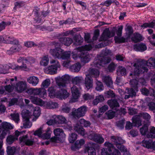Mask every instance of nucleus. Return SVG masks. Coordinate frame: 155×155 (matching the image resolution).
<instances>
[{
	"label": "nucleus",
	"mask_w": 155,
	"mask_h": 155,
	"mask_svg": "<svg viewBox=\"0 0 155 155\" xmlns=\"http://www.w3.org/2000/svg\"><path fill=\"white\" fill-rule=\"evenodd\" d=\"M39 80L38 78L34 76H31L27 79L28 82L32 85L36 86L38 83Z\"/></svg>",
	"instance_id": "obj_25"
},
{
	"label": "nucleus",
	"mask_w": 155,
	"mask_h": 155,
	"mask_svg": "<svg viewBox=\"0 0 155 155\" xmlns=\"http://www.w3.org/2000/svg\"><path fill=\"white\" fill-rule=\"evenodd\" d=\"M71 80V77L68 74H65L61 77L58 78L56 80L57 85L51 86L48 90L49 96L51 98L55 97L60 99H65L68 97L69 94L64 88L66 86Z\"/></svg>",
	"instance_id": "obj_1"
},
{
	"label": "nucleus",
	"mask_w": 155,
	"mask_h": 155,
	"mask_svg": "<svg viewBox=\"0 0 155 155\" xmlns=\"http://www.w3.org/2000/svg\"><path fill=\"white\" fill-rule=\"evenodd\" d=\"M134 67L133 74L135 76H139L145 72H147L148 69L147 66L151 68H155V58H149L147 61L144 60L138 61L134 64Z\"/></svg>",
	"instance_id": "obj_2"
},
{
	"label": "nucleus",
	"mask_w": 155,
	"mask_h": 155,
	"mask_svg": "<svg viewBox=\"0 0 155 155\" xmlns=\"http://www.w3.org/2000/svg\"><path fill=\"white\" fill-rule=\"evenodd\" d=\"M105 114L108 119H112L114 116L115 112L112 110H109L106 112Z\"/></svg>",
	"instance_id": "obj_57"
},
{
	"label": "nucleus",
	"mask_w": 155,
	"mask_h": 155,
	"mask_svg": "<svg viewBox=\"0 0 155 155\" xmlns=\"http://www.w3.org/2000/svg\"><path fill=\"white\" fill-rule=\"evenodd\" d=\"M102 79L107 87H112L113 85V81L110 77L109 76H103Z\"/></svg>",
	"instance_id": "obj_19"
},
{
	"label": "nucleus",
	"mask_w": 155,
	"mask_h": 155,
	"mask_svg": "<svg viewBox=\"0 0 155 155\" xmlns=\"http://www.w3.org/2000/svg\"><path fill=\"white\" fill-rule=\"evenodd\" d=\"M104 94L105 96L108 98H113L115 96V93L111 90L105 92Z\"/></svg>",
	"instance_id": "obj_52"
},
{
	"label": "nucleus",
	"mask_w": 155,
	"mask_h": 155,
	"mask_svg": "<svg viewBox=\"0 0 155 155\" xmlns=\"http://www.w3.org/2000/svg\"><path fill=\"white\" fill-rule=\"evenodd\" d=\"M126 93L129 95H131L132 97L135 96L136 95V93L134 90L132 88H127L126 89Z\"/></svg>",
	"instance_id": "obj_59"
},
{
	"label": "nucleus",
	"mask_w": 155,
	"mask_h": 155,
	"mask_svg": "<svg viewBox=\"0 0 155 155\" xmlns=\"http://www.w3.org/2000/svg\"><path fill=\"white\" fill-rule=\"evenodd\" d=\"M77 135L74 133H72L69 136V140L71 143H73L77 138Z\"/></svg>",
	"instance_id": "obj_61"
},
{
	"label": "nucleus",
	"mask_w": 155,
	"mask_h": 155,
	"mask_svg": "<svg viewBox=\"0 0 155 155\" xmlns=\"http://www.w3.org/2000/svg\"><path fill=\"white\" fill-rule=\"evenodd\" d=\"M25 62H22V64L21 65L15 66V67L12 68L13 69H15L16 70H20L22 71H27L29 70V68L28 67V65H27L25 63Z\"/></svg>",
	"instance_id": "obj_29"
},
{
	"label": "nucleus",
	"mask_w": 155,
	"mask_h": 155,
	"mask_svg": "<svg viewBox=\"0 0 155 155\" xmlns=\"http://www.w3.org/2000/svg\"><path fill=\"white\" fill-rule=\"evenodd\" d=\"M87 150L88 155H96V150L93 147H88Z\"/></svg>",
	"instance_id": "obj_60"
},
{
	"label": "nucleus",
	"mask_w": 155,
	"mask_h": 155,
	"mask_svg": "<svg viewBox=\"0 0 155 155\" xmlns=\"http://www.w3.org/2000/svg\"><path fill=\"white\" fill-rule=\"evenodd\" d=\"M92 48V46L90 45H85L84 46L78 47V50L81 51H89Z\"/></svg>",
	"instance_id": "obj_55"
},
{
	"label": "nucleus",
	"mask_w": 155,
	"mask_h": 155,
	"mask_svg": "<svg viewBox=\"0 0 155 155\" xmlns=\"http://www.w3.org/2000/svg\"><path fill=\"white\" fill-rule=\"evenodd\" d=\"M29 98L31 102L34 104L38 105H41L43 104V101L37 97L30 96Z\"/></svg>",
	"instance_id": "obj_22"
},
{
	"label": "nucleus",
	"mask_w": 155,
	"mask_h": 155,
	"mask_svg": "<svg viewBox=\"0 0 155 155\" xmlns=\"http://www.w3.org/2000/svg\"><path fill=\"white\" fill-rule=\"evenodd\" d=\"M141 117L139 114L134 116L131 120L134 126H140L142 125V120Z\"/></svg>",
	"instance_id": "obj_15"
},
{
	"label": "nucleus",
	"mask_w": 155,
	"mask_h": 155,
	"mask_svg": "<svg viewBox=\"0 0 155 155\" xmlns=\"http://www.w3.org/2000/svg\"><path fill=\"white\" fill-rule=\"evenodd\" d=\"M116 66L117 64L112 62L108 65L107 68V71L109 72H113L115 70Z\"/></svg>",
	"instance_id": "obj_40"
},
{
	"label": "nucleus",
	"mask_w": 155,
	"mask_h": 155,
	"mask_svg": "<svg viewBox=\"0 0 155 155\" xmlns=\"http://www.w3.org/2000/svg\"><path fill=\"white\" fill-rule=\"evenodd\" d=\"M119 102L117 101L116 100L111 99L107 101L108 105L112 109L115 110L117 108L119 107L120 104Z\"/></svg>",
	"instance_id": "obj_18"
},
{
	"label": "nucleus",
	"mask_w": 155,
	"mask_h": 155,
	"mask_svg": "<svg viewBox=\"0 0 155 155\" xmlns=\"http://www.w3.org/2000/svg\"><path fill=\"white\" fill-rule=\"evenodd\" d=\"M117 72L118 76H124L126 74V70L124 68L121 66H119L117 69Z\"/></svg>",
	"instance_id": "obj_35"
},
{
	"label": "nucleus",
	"mask_w": 155,
	"mask_h": 155,
	"mask_svg": "<svg viewBox=\"0 0 155 155\" xmlns=\"http://www.w3.org/2000/svg\"><path fill=\"white\" fill-rule=\"evenodd\" d=\"M146 136L148 138H155V127H150L148 133Z\"/></svg>",
	"instance_id": "obj_27"
},
{
	"label": "nucleus",
	"mask_w": 155,
	"mask_h": 155,
	"mask_svg": "<svg viewBox=\"0 0 155 155\" xmlns=\"http://www.w3.org/2000/svg\"><path fill=\"white\" fill-rule=\"evenodd\" d=\"M151 142L149 140H143L141 143V145L145 147L148 149H151Z\"/></svg>",
	"instance_id": "obj_47"
},
{
	"label": "nucleus",
	"mask_w": 155,
	"mask_h": 155,
	"mask_svg": "<svg viewBox=\"0 0 155 155\" xmlns=\"http://www.w3.org/2000/svg\"><path fill=\"white\" fill-rule=\"evenodd\" d=\"M54 133L56 136L60 137L63 139L65 137V134L63 130L61 129L60 128L55 129L54 130Z\"/></svg>",
	"instance_id": "obj_21"
},
{
	"label": "nucleus",
	"mask_w": 155,
	"mask_h": 155,
	"mask_svg": "<svg viewBox=\"0 0 155 155\" xmlns=\"http://www.w3.org/2000/svg\"><path fill=\"white\" fill-rule=\"evenodd\" d=\"M63 49L60 48H56L54 49H51L49 52L53 57L54 58L60 59L61 54L62 53Z\"/></svg>",
	"instance_id": "obj_9"
},
{
	"label": "nucleus",
	"mask_w": 155,
	"mask_h": 155,
	"mask_svg": "<svg viewBox=\"0 0 155 155\" xmlns=\"http://www.w3.org/2000/svg\"><path fill=\"white\" fill-rule=\"evenodd\" d=\"M62 53L61 54L60 59H61L63 60L69 59L71 54V52L70 51H64L63 50Z\"/></svg>",
	"instance_id": "obj_34"
},
{
	"label": "nucleus",
	"mask_w": 155,
	"mask_h": 155,
	"mask_svg": "<svg viewBox=\"0 0 155 155\" xmlns=\"http://www.w3.org/2000/svg\"><path fill=\"white\" fill-rule=\"evenodd\" d=\"M149 130L148 126L145 124L140 129V131L142 135H147L148 133Z\"/></svg>",
	"instance_id": "obj_37"
},
{
	"label": "nucleus",
	"mask_w": 155,
	"mask_h": 155,
	"mask_svg": "<svg viewBox=\"0 0 155 155\" xmlns=\"http://www.w3.org/2000/svg\"><path fill=\"white\" fill-rule=\"evenodd\" d=\"M104 98L103 95H100L96 97L93 101L92 104L94 105H96L99 102H101L104 100Z\"/></svg>",
	"instance_id": "obj_31"
},
{
	"label": "nucleus",
	"mask_w": 155,
	"mask_h": 155,
	"mask_svg": "<svg viewBox=\"0 0 155 155\" xmlns=\"http://www.w3.org/2000/svg\"><path fill=\"white\" fill-rule=\"evenodd\" d=\"M127 30L128 31V33H126L125 38L123 37H118L117 36L114 37V40L116 42L120 43L128 41V39L130 38L131 35L133 33V31L132 28L130 26H127Z\"/></svg>",
	"instance_id": "obj_7"
},
{
	"label": "nucleus",
	"mask_w": 155,
	"mask_h": 155,
	"mask_svg": "<svg viewBox=\"0 0 155 155\" xmlns=\"http://www.w3.org/2000/svg\"><path fill=\"white\" fill-rule=\"evenodd\" d=\"M80 124L82 126L85 127H89L91 125L90 122L88 120H86L84 119H81L79 120Z\"/></svg>",
	"instance_id": "obj_44"
},
{
	"label": "nucleus",
	"mask_w": 155,
	"mask_h": 155,
	"mask_svg": "<svg viewBox=\"0 0 155 155\" xmlns=\"http://www.w3.org/2000/svg\"><path fill=\"white\" fill-rule=\"evenodd\" d=\"M111 61L110 57L101 56L96 60L93 62L95 67L99 68L100 66L104 67L105 65L109 63Z\"/></svg>",
	"instance_id": "obj_5"
},
{
	"label": "nucleus",
	"mask_w": 155,
	"mask_h": 155,
	"mask_svg": "<svg viewBox=\"0 0 155 155\" xmlns=\"http://www.w3.org/2000/svg\"><path fill=\"white\" fill-rule=\"evenodd\" d=\"M38 95L40 97L44 99L47 96L46 90L43 88H40Z\"/></svg>",
	"instance_id": "obj_46"
},
{
	"label": "nucleus",
	"mask_w": 155,
	"mask_h": 155,
	"mask_svg": "<svg viewBox=\"0 0 155 155\" xmlns=\"http://www.w3.org/2000/svg\"><path fill=\"white\" fill-rule=\"evenodd\" d=\"M50 81L49 79H46L44 80L41 84V86L47 88L50 85Z\"/></svg>",
	"instance_id": "obj_63"
},
{
	"label": "nucleus",
	"mask_w": 155,
	"mask_h": 155,
	"mask_svg": "<svg viewBox=\"0 0 155 155\" xmlns=\"http://www.w3.org/2000/svg\"><path fill=\"white\" fill-rule=\"evenodd\" d=\"M41 110L38 107H35L34 109L33 115L36 117L38 118L40 114Z\"/></svg>",
	"instance_id": "obj_53"
},
{
	"label": "nucleus",
	"mask_w": 155,
	"mask_h": 155,
	"mask_svg": "<svg viewBox=\"0 0 155 155\" xmlns=\"http://www.w3.org/2000/svg\"><path fill=\"white\" fill-rule=\"evenodd\" d=\"M96 89L99 91H101L104 89V85L101 82L97 81L96 83Z\"/></svg>",
	"instance_id": "obj_49"
},
{
	"label": "nucleus",
	"mask_w": 155,
	"mask_h": 155,
	"mask_svg": "<svg viewBox=\"0 0 155 155\" xmlns=\"http://www.w3.org/2000/svg\"><path fill=\"white\" fill-rule=\"evenodd\" d=\"M16 151V148L14 147L8 146L7 147V153L8 155H13Z\"/></svg>",
	"instance_id": "obj_39"
},
{
	"label": "nucleus",
	"mask_w": 155,
	"mask_h": 155,
	"mask_svg": "<svg viewBox=\"0 0 155 155\" xmlns=\"http://www.w3.org/2000/svg\"><path fill=\"white\" fill-rule=\"evenodd\" d=\"M58 107V104L55 102L50 101L47 103L46 104V107L49 109L56 108Z\"/></svg>",
	"instance_id": "obj_38"
},
{
	"label": "nucleus",
	"mask_w": 155,
	"mask_h": 155,
	"mask_svg": "<svg viewBox=\"0 0 155 155\" xmlns=\"http://www.w3.org/2000/svg\"><path fill=\"white\" fill-rule=\"evenodd\" d=\"M80 58L82 63L86 64L88 62L91 58V56L88 52L86 51H81Z\"/></svg>",
	"instance_id": "obj_11"
},
{
	"label": "nucleus",
	"mask_w": 155,
	"mask_h": 155,
	"mask_svg": "<svg viewBox=\"0 0 155 155\" xmlns=\"http://www.w3.org/2000/svg\"><path fill=\"white\" fill-rule=\"evenodd\" d=\"M25 62L28 65H31L32 64L34 63L35 62V59L31 57H28L25 58Z\"/></svg>",
	"instance_id": "obj_42"
},
{
	"label": "nucleus",
	"mask_w": 155,
	"mask_h": 155,
	"mask_svg": "<svg viewBox=\"0 0 155 155\" xmlns=\"http://www.w3.org/2000/svg\"><path fill=\"white\" fill-rule=\"evenodd\" d=\"M27 87L26 82L23 81H19L16 85L15 90L19 93H21L25 91Z\"/></svg>",
	"instance_id": "obj_10"
},
{
	"label": "nucleus",
	"mask_w": 155,
	"mask_h": 155,
	"mask_svg": "<svg viewBox=\"0 0 155 155\" xmlns=\"http://www.w3.org/2000/svg\"><path fill=\"white\" fill-rule=\"evenodd\" d=\"M56 117V119L58 120V123H60L61 124L65 123L66 122V120L65 117L59 115L56 116H54V117Z\"/></svg>",
	"instance_id": "obj_43"
},
{
	"label": "nucleus",
	"mask_w": 155,
	"mask_h": 155,
	"mask_svg": "<svg viewBox=\"0 0 155 155\" xmlns=\"http://www.w3.org/2000/svg\"><path fill=\"white\" fill-rule=\"evenodd\" d=\"M102 54L104 55L103 56H105L112 55V53L111 51L107 49H105V50H102Z\"/></svg>",
	"instance_id": "obj_64"
},
{
	"label": "nucleus",
	"mask_w": 155,
	"mask_h": 155,
	"mask_svg": "<svg viewBox=\"0 0 155 155\" xmlns=\"http://www.w3.org/2000/svg\"><path fill=\"white\" fill-rule=\"evenodd\" d=\"M33 140L29 138L28 135L19 137V140L21 142H23L25 145L28 146H31L33 144Z\"/></svg>",
	"instance_id": "obj_13"
},
{
	"label": "nucleus",
	"mask_w": 155,
	"mask_h": 155,
	"mask_svg": "<svg viewBox=\"0 0 155 155\" xmlns=\"http://www.w3.org/2000/svg\"><path fill=\"white\" fill-rule=\"evenodd\" d=\"M94 141L97 143H102L104 141V138L99 134H94L92 135Z\"/></svg>",
	"instance_id": "obj_26"
},
{
	"label": "nucleus",
	"mask_w": 155,
	"mask_h": 155,
	"mask_svg": "<svg viewBox=\"0 0 155 155\" xmlns=\"http://www.w3.org/2000/svg\"><path fill=\"white\" fill-rule=\"evenodd\" d=\"M71 91L72 97L71 101V102H74L77 101L80 97V91L78 87L74 86L71 88Z\"/></svg>",
	"instance_id": "obj_8"
},
{
	"label": "nucleus",
	"mask_w": 155,
	"mask_h": 155,
	"mask_svg": "<svg viewBox=\"0 0 155 155\" xmlns=\"http://www.w3.org/2000/svg\"><path fill=\"white\" fill-rule=\"evenodd\" d=\"M50 63L54 64L44 69L45 72L47 74H53L56 73L58 68L60 67V64L58 61L54 59H52L50 61Z\"/></svg>",
	"instance_id": "obj_4"
},
{
	"label": "nucleus",
	"mask_w": 155,
	"mask_h": 155,
	"mask_svg": "<svg viewBox=\"0 0 155 155\" xmlns=\"http://www.w3.org/2000/svg\"><path fill=\"white\" fill-rule=\"evenodd\" d=\"M131 40L135 43L140 41L142 40V36L137 33H135L134 34L133 37L131 38Z\"/></svg>",
	"instance_id": "obj_33"
},
{
	"label": "nucleus",
	"mask_w": 155,
	"mask_h": 155,
	"mask_svg": "<svg viewBox=\"0 0 155 155\" xmlns=\"http://www.w3.org/2000/svg\"><path fill=\"white\" fill-rule=\"evenodd\" d=\"M0 128L1 129L9 131V130L12 129L13 127L9 123L5 122L2 123V126H0Z\"/></svg>",
	"instance_id": "obj_28"
},
{
	"label": "nucleus",
	"mask_w": 155,
	"mask_h": 155,
	"mask_svg": "<svg viewBox=\"0 0 155 155\" xmlns=\"http://www.w3.org/2000/svg\"><path fill=\"white\" fill-rule=\"evenodd\" d=\"M17 138H15V136L10 135L8 136L7 138L6 141L9 144H11L15 140H17Z\"/></svg>",
	"instance_id": "obj_51"
},
{
	"label": "nucleus",
	"mask_w": 155,
	"mask_h": 155,
	"mask_svg": "<svg viewBox=\"0 0 155 155\" xmlns=\"http://www.w3.org/2000/svg\"><path fill=\"white\" fill-rule=\"evenodd\" d=\"M139 114L141 118H143V119L147 121L149 120L150 118V115L147 113L141 112Z\"/></svg>",
	"instance_id": "obj_56"
},
{
	"label": "nucleus",
	"mask_w": 155,
	"mask_h": 155,
	"mask_svg": "<svg viewBox=\"0 0 155 155\" xmlns=\"http://www.w3.org/2000/svg\"><path fill=\"white\" fill-rule=\"evenodd\" d=\"M21 115L23 120H29L31 117V114L29 110H25L22 111Z\"/></svg>",
	"instance_id": "obj_32"
},
{
	"label": "nucleus",
	"mask_w": 155,
	"mask_h": 155,
	"mask_svg": "<svg viewBox=\"0 0 155 155\" xmlns=\"http://www.w3.org/2000/svg\"><path fill=\"white\" fill-rule=\"evenodd\" d=\"M74 39L75 41V44L78 45H80L83 41V38L81 36H75L74 37Z\"/></svg>",
	"instance_id": "obj_45"
},
{
	"label": "nucleus",
	"mask_w": 155,
	"mask_h": 155,
	"mask_svg": "<svg viewBox=\"0 0 155 155\" xmlns=\"http://www.w3.org/2000/svg\"><path fill=\"white\" fill-rule=\"evenodd\" d=\"M134 49L136 51L143 52L147 50V47L145 44L141 43L134 45Z\"/></svg>",
	"instance_id": "obj_16"
},
{
	"label": "nucleus",
	"mask_w": 155,
	"mask_h": 155,
	"mask_svg": "<svg viewBox=\"0 0 155 155\" xmlns=\"http://www.w3.org/2000/svg\"><path fill=\"white\" fill-rule=\"evenodd\" d=\"M84 81V78L82 76H76L72 78L71 82L73 84L78 85Z\"/></svg>",
	"instance_id": "obj_30"
},
{
	"label": "nucleus",
	"mask_w": 155,
	"mask_h": 155,
	"mask_svg": "<svg viewBox=\"0 0 155 155\" xmlns=\"http://www.w3.org/2000/svg\"><path fill=\"white\" fill-rule=\"evenodd\" d=\"M23 124L25 128H30L32 125V124L29 121V119L23 120Z\"/></svg>",
	"instance_id": "obj_58"
},
{
	"label": "nucleus",
	"mask_w": 155,
	"mask_h": 155,
	"mask_svg": "<svg viewBox=\"0 0 155 155\" xmlns=\"http://www.w3.org/2000/svg\"><path fill=\"white\" fill-rule=\"evenodd\" d=\"M49 61L48 56V55H46L41 58V61L40 62V64L41 65L47 66L48 64Z\"/></svg>",
	"instance_id": "obj_36"
},
{
	"label": "nucleus",
	"mask_w": 155,
	"mask_h": 155,
	"mask_svg": "<svg viewBox=\"0 0 155 155\" xmlns=\"http://www.w3.org/2000/svg\"><path fill=\"white\" fill-rule=\"evenodd\" d=\"M88 71L89 73L88 75L91 77L97 78L99 76L100 72L98 70L90 68L89 69Z\"/></svg>",
	"instance_id": "obj_24"
},
{
	"label": "nucleus",
	"mask_w": 155,
	"mask_h": 155,
	"mask_svg": "<svg viewBox=\"0 0 155 155\" xmlns=\"http://www.w3.org/2000/svg\"><path fill=\"white\" fill-rule=\"evenodd\" d=\"M114 33L113 32H110L109 29H106L100 37L99 41H104L98 45V48H101L104 47L108 44L107 40L109 38L113 37Z\"/></svg>",
	"instance_id": "obj_3"
},
{
	"label": "nucleus",
	"mask_w": 155,
	"mask_h": 155,
	"mask_svg": "<svg viewBox=\"0 0 155 155\" xmlns=\"http://www.w3.org/2000/svg\"><path fill=\"white\" fill-rule=\"evenodd\" d=\"M111 140L114 143L117 148L120 150L123 145V140L121 137L115 136H111L110 137Z\"/></svg>",
	"instance_id": "obj_12"
},
{
	"label": "nucleus",
	"mask_w": 155,
	"mask_h": 155,
	"mask_svg": "<svg viewBox=\"0 0 155 155\" xmlns=\"http://www.w3.org/2000/svg\"><path fill=\"white\" fill-rule=\"evenodd\" d=\"M84 84L85 87L87 90H89L92 88L93 86V80L91 77L89 75H86Z\"/></svg>",
	"instance_id": "obj_14"
},
{
	"label": "nucleus",
	"mask_w": 155,
	"mask_h": 155,
	"mask_svg": "<svg viewBox=\"0 0 155 155\" xmlns=\"http://www.w3.org/2000/svg\"><path fill=\"white\" fill-rule=\"evenodd\" d=\"M155 21L154 20L150 23H145L141 25L142 28H146L147 27L154 28L155 25Z\"/></svg>",
	"instance_id": "obj_50"
},
{
	"label": "nucleus",
	"mask_w": 155,
	"mask_h": 155,
	"mask_svg": "<svg viewBox=\"0 0 155 155\" xmlns=\"http://www.w3.org/2000/svg\"><path fill=\"white\" fill-rule=\"evenodd\" d=\"M59 41L62 44L67 46H69L73 42L72 39L69 37L61 38Z\"/></svg>",
	"instance_id": "obj_20"
},
{
	"label": "nucleus",
	"mask_w": 155,
	"mask_h": 155,
	"mask_svg": "<svg viewBox=\"0 0 155 155\" xmlns=\"http://www.w3.org/2000/svg\"><path fill=\"white\" fill-rule=\"evenodd\" d=\"M81 68V64L79 62H78L71 66L70 69L72 72H78L80 71Z\"/></svg>",
	"instance_id": "obj_23"
},
{
	"label": "nucleus",
	"mask_w": 155,
	"mask_h": 155,
	"mask_svg": "<svg viewBox=\"0 0 155 155\" xmlns=\"http://www.w3.org/2000/svg\"><path fill=\"white\" fill-rule=\"evenodd\" d=\"M85 141L84 140L81 139L77 140L74 144L71 147V149L73 151H75L81 147V146L84 144Z\"/></svg>",
	"instance_id": "obj_17"
},
{
	"label": "nucleus",
	"mask_w": 155,
	"mask_h": 155,
	"mask_svg": "<svg viewBox=\"0 0 155 155\" xmlns=\"http://www.w3.org/2000/svg\"><path fill=\"white\" fill-rule=\"evenodd\" d=\"M94 97L93 95L90 94L88 93L84 94L83 96V98L85 101H89L92 100Z\"/></svg>",
	"instance_id": "obj_54"
},
{
	"label": "nucleus",
	"mask_w": 155,
	"mask_h": 155,
	"mask_svg": "<svg viewBox=\"0 0 155 155\" xmlns=\"http://www.w3.org/2000/svg\"><path fill=\"white\" fill-rule=\"evenodd\" d=\"M52 133L51 129L48 128L46 130V133L43 134L42 137L45 139H49L51 137V135Z\"/></svg>",
	"instance_id": "obj_41"
},
{
	"label": "nucleus",
	"mask_w": 155,
	"mask_h": 155,
	"mask_svg": "<svg viewBox=\"0 0 155 155\" xmlns=\"http://www.w3.org/2000/svg\"><path fill=\"white\" fill-rule=\"evenodd\" d=\"M11 24V22L10 21H2L0 23V32L4 29L6 26L9 25Z\"/></svg>",
	"instance_id": "obj_48"
},
{
	"label": "nucleus",
	"mask_w": 155,
	"mask_h": 155,
	"mask_svg": "<svg viewBox=\"0 0 155 155\" xmlns=\"http://www.w3.org/2000/svg\"><path fill=\"white\" fill-rule=\"evenodd\" d=\"M10 116L12 119L14 120L16 122L18 123L19 119V114L18 113L11 114Z\"/></svg>",
	"instance_id": "obj_62"
},
{
	"label": "nucleus",
	"mask_w": 155,
	"mask_h": 155,
	"mask_svg": "<svg viewBox=\"0 0 155 155\" xmlns=\"http://www.w3.org/2000/svg\"><path fill=\"white\" fill-rule=\"evenodd\" d=\"M87 111V107L83 106L77 109L74 108L71 112V115L74 118L78 119L84 116Z\"/></svg>",
	"instance_id": "obj_6"
}]
</instances>
